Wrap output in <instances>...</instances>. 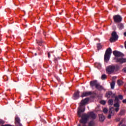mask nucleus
I'll return each instance as SVG.
<instances>
[{
    "label": "nucleus",
    "mask_w": 126,
    "mask_h": 126,
    "mask_svg": "<svg viewBox=\"0 0 126 126\" xmlns=\"http://www.w3.org/2000/svg\"><path fill=\"white\" fill-rule=\"evenodd\" d=\"M115 60H116V63H126V58H115Z\"/></svg>",
    "instance_id": "obj_8"
},
{
    "label": "nucleus",
    "mask_w": 126,
    "mask_h": 126,
    "mask_svg": "<svg viewBox=\"0 0 126 126\" xmlns=\"http://www.w3.org/2000/svg\"><path fill=\"white\" fill-rule=\"evenodd\" d=\"M124 35L126 37V32H124Z\"/></svg>",
    "instance_id": "obj_40"
},
{
    "label": "nucleus",
    "mask_w": 126,
    "mask_h": 126,
    "mask_svg": "<svg viewBox=\"0 0 126 126\" xmlns=\"http://www.w3.org/2000/svg\"><path fill=\"white\" fill-rule=\"evenodd\" d=\"M111 89H114L115 88V82H112L111 84Z\"/></svg>",
    "instance_id": "obj_25"
},
{
    "label": "nucleus",
    "mask_w": 126,
    "mask_h": 126,
    "mask_svg": "<svg viewBox=\"0 0 126 126\" xmlns=\"http://www.w3.org/2000/svg\"><path fill=\"white\" fill-rule=\"evenodd\" d=\"M117 84L118 86H122L124 85V82L122 80L119 79L117 80Z\"/></svg>",
    "instance_id": "obj_20"
},
{
    "label": "nucleus",
    "mask_w": 126,
    "mask_h": 126,
    "mask_svg": "<svg viewBox=\"0 0 126 126\" xmlns=\"http://www.w3.org/2000/svg\"><path fill=\"white\" fill-rule=\"evenodd\" d=\"M116 122H120V121H121V119H120V118H117V119H116Z\"/></svg>",
    "instance_id": "obj_37"
},
{
    "label": "nucleus",
    "mask_w": 126,
    "mask_h": 126,
    "mask_svg": "<svg viewBox=\"0 0 126 126\" xmlns=\"http://www.w3.org/2000/svg\"><path fill=\"white\" fill-rule=\"evenodd\" d=\"M103 112L104 114H107V113H108V109L104 108L103 110Z\"/></svg>",
    "instance_id": "obj_28"
},
{
    "label": "nucleus",
    "mask_w": 126,
    "mask_h": 126,
    "mask_svg": "<svg viewBox=\"0 0 126 126\" xmlns=\"http://www.w3.org/2000/svg\"><path fill=\"white\" fill-rule=\"evenodd\" d=\"M89 101V98H86L84 99L81 100V103L79 104V107L78 108V116L79 117H81V113H83L85 111V106L86 104H87Z\"/></svg>",
    "instance_id": "obj_2"
},
{
    "label": "nucleus",
    "mask_w": 126,
    "mask_h": 126,
    "mask_svg": "<svg viewBox=\"0 0 126 126\" xmlns=\"http://www.w3.org/2000/svg\"><path fill=\"white\" fill-rule=\"evenodd\" d=\"M114 106L116 108H120V100L118 96H115V99H114Z\"/></svg>",
    "instance_id": "obj_7"
},
{
    "label": "nucleus",
    "mask_w": 126,
    "mask_h": 126,
    "mask_svg": "<svg viewBox=\"0 0 126 126\" xmlns=\"http://www.w3.org/2000/svg\"><path fill=\"white\" fill-rule=\"evenodd\" d=\"M108 105H110V106H113L114 105V100L113 99H110L108 101Z\"/></svg>",
    "instance_id": "obj_21"
},
{
    "label": "nucleus",
    "mask_w": 126,
    "mask_h": 126,
    "mask_svg": "<svg viewBox=\"0 0 126 126\" xmlns=\"http://www.w3.org/2000/svg\"><path fill=\"white\" fill-rule=\"evenodd\" d=\"M37 50H38V51H39L40 52H41V51H42L41 50V48L40 47H39L37 48Z\"/></svg>",
    "instance_id": "obj_38"
},
{
    "label": "nucleus",
    "mask_w": 126,
    "mask_h": 126,
    "mask_svg": "<svg viewBox=\"0 0 126 126\" xmlns=\"http://www.w3.org/2000/svg\"><path fill=\"white\" fill-rule=\"evenodd\" d=\"M113 54L115 57H124L123 53L116 50L113 51Z\"/></svg>",
    "instance_id": "obj_10"
},
{
    "label": "nucleus",
    "mask_w": 126,
    "mask_h": 126,
    "mask_svg": "<svg viewBox=\"0 0 126 126\" xmlns=\"http://www.w3.org/2000/svg\"><path fill=\"white\" fill-rule=\"evenodd\" d=\"M90 95H92V92H84L81 95V97H82V98H83V97L90 96Z\"/></svg>",
    "instance_id": "obj_12"
},
{
    "label": "nucleus",
    "mask_w": 126,
    "mask_h": 126,
    "mask_svg": "<svg viewBox=\"0 0 126 126\" xmlns=\"http://www.w3.org/2000/svg\"><path fill=\"white\" fill-rule=\"evenodd\" d=\"M120 69V66L116 65H109L106 68V72L108 74H111V73H113L115 71H117V70H119Z\"/></svg>",
    "instance_id": "obj_3"
},
{
    "label": "nucleus",
    "mask_w": 126,
    "mask_h": 126,
    "mask_svg": "<svg viewBox=\"0 0 126 126\" xmlns=\"http://www.w3.org/2000/svg\"><path fill=\"white\" fill-rule=\"evenodd\" d=\"M112 117V114H109L108 116V119H111Z\"/></svg>",
    "instance_id": "obj_36"
},
{
    "label": "nucleus",
    "mask_w": 126,
    "mask_h": 126,
    "mask_svg": "<svg viewBox=\"0 0 126 126\" xmlns=\"http://www.w3.org/2000/svg\"><path fill=\"white\" fill-rule=\"evenodd\" d=\"M79 93L80 92L79 91L74 93L72 97L73 100H77V99L79 98Z\"/></svg>",
    "instance_id": "obj_13"
},
{
    "label": "nucleus",
    "mask_w": 126,
    "mask_h": 126,
    "mask_svg": "<svg viewBox=\"0 0 126 126\" xmlns=\"http://www.w3.org/2000/svg\"><path fill=\"white\" fill-rule=\"evenodd\" d=\"M59 14H60V15H62V13H59Z\"/></svg>",
    "instance_id": "obj_43"
},
{
    "label": "nucleus",
    "mask_w": 126,
    "mask_h": 126,
    "mask_svg": "<svg viewBox=\"0 0 126 126\" xmlns=\"http://www.w3.org/2000/svg\"><path fill=\"white\" fill-rule=\"evenodd\" d=\"M123 120H122L121 122H120V124H119V126H121V125H122V124H123Z\"/></svg>",
    "instance_id": "obj_39"
},
{
    "label": "nucleus",
    "mask_w": 126,
    "mask_h": 126,
    "mask_svg": "<svg viewBox=\"0 0 126 126\" xmlns=\"http://www.w3.org/2000/svg\"><path fill=\"white\" fill-rule=\"evenodd\" d=\"M48 57L49 59H50V58H51V52L48 53Z\"/></svg>",
    "instance_id": "obj_35"
},
{
    "label": "nucleus",
    "mask_w": 126,
    "mask_h": 126,
    "mask_svg": "<svg viewBox=\"0 0 126 126\" xmlns=\"http://www.w3.org/2000/svg\"><path fill=\"white\" fill-rule=\"evenodd\" d=\"M106 102L105 100H101L100 101V104H102V105H105L106 104Z\"/></svg>",
    "instance_id": "obj_32"
},
{
    "label": "nucleus",
    "mask_w": 126,
    "mask_h": 126,
    "mask_svg": "<svg viewBox=\"0 0 126 126\" xmlns=\"http://www.w3.org/2000/svg\"><path fill=\"white\" fill-rule=\"evenodd\" d=\"M98 83H98V81L97 80H94V81H91L90 82V86L92 88L94 87V86H95V87L96 88V86L97 85V84Z\"/></svg>",
    "instance_id": "obj_11"
},
{
    "label": "nucleus",
    "mask_w": 126,
    "mask_h": 126,
    "mask_svg": "<svg viewBox=\"0 0 126 126\" xmlns=\"http://www.w3.org/2000/svg\"><path fill=\"white\" fill-rule=\"evenodd\" d=\"M36 43L39 45V46H44L43 45L44 44V41L42 40H36Z\"/></svg>",
    "instance_id": "obj_17"
},
{
    "label": "nucleus",
    "mask_w": 126,
    "mask_h": 126,
    "mask_svg": "<svg viewBox=\"0 0 126 126\" xmlns=\"http://www.w3.org/2000/svg\"><path fill=\"white\" fill-rule=\"evenodd\" d=\"M111 95H112V92L109 91V92H107L106 93L105 96L107 98H108V99H109V98H111Z\"/></svg>",
    "instance_id": "obj_19"
},
{
    "label": "nucleus",
    "mask_w": 126,
    "mask_h": 126,
    "mask_svg": "<svg viewBox=\"0 0 126 126\" xmlns=\"http://www.w3.org/2000/svg\"><path fill=\"white\" fill-rule=\"evenodd\" d=\"M113 20L115 23H120L123 21V17L120 15H116L113 16Z\"/></svg>",
    "instance_id": "obj_6"
},
{
    "label": "nucleus",
    "mask_w": 126,
    "mask_h": 126,
    "mask_svg": "<svg viewBox=\"0 0 126 126\" xmlns=\"http://www.w3.org/2000/svg\"><path fill=\"white\" fill-rule=\"evenodd\" d=\"M117 27L119 29V30H123V29H124V28H125V26H124V24L122 23H119L118 24Z\"/></svg>",
    "instance_id": "obj_16"
},
{
    "label": "nucleus",
    "mask_w": 126,
    "mask_h": 126,
    "mask_svg": "<svg viewBox=\"0 0 126 126\" xmlns=\"http://www.w3.org/2000/svg\"><path fill=\"white\" fill-rule=\"evenodd\" d=\"M111 55H112V49L111 48H108L105 51L104 54V62L105 63H108L111 58Z\"/></svg>",
    "instance_id": "obj_4"
},
{
    "label": "nucleus",
    "mask_w": 126,
    "mask_h": 126,
    "mask_svg": "<svg viewBox=\"0 0 126 126\" xmlns=\"http://www.w3.org/2000/svg\"><path fill=\"white\" fill-rule=\"evenodd\" d=\"M3 124H4L3 120L0 119V125H3Z\"/></svg>",
    "instance_id": "obj_33"
},
{
    "label": "nucleus",
    "mask_w": 126,
    "mask_h": 126,
    "mask_svg": "<svg viewBox=\"0 0 126 126\" xmlns=\"http://www.w3.org/2000/svg\"><path fill=\"white\" fill-rule=\"evenodd\" d=\"M15 124L16 126H22V124L20 123V119L18 117L15 118Z\"/></svg>",
    "instance_id": "obj_9"
},
{
    "label": "nucleus",
    "mask_w": 126,
    "mask_h": 126,
    "mask_svg": "<svg viewBox=\"0 0 126 126\" xmlns=\"http://www.w3.org/2000/svg\"><path fill=\"white\" fill-rule=\"evenodd\" d=\"M112 37L110 39V41L111 43H114L117 41L118 39H119V35L117 34V32H113L111 33Z\"/></svg>",
    "instance_id": "obj_5"
},
{
    "label": "nucleus",
    "mask_w": 126,
    "mask_h": 126,
    "mask_svg": "<svg viewBox=\"0 0 126 126\" xmlns=\"http://www.w3.org/2000/svg\"><path fill=\"white\" fill-rule=\"evenodd\" d=\"M98 116L100 122H104V121H105V119H106L105 116H104L103 114H99Z\"/></svg>",
    "instance_id": "obj_15"
},
{
    "label": "nucleus",
    "mask_w": 126,
    "mask_h": 126,
    "mask_svg": "<svg viewBox=\"0 0 126 126\" xmlns=\"http://www.w3.org/2000/svg\"><path fill=\"white\" fill-rule=\"evenodd\" d=\"M112 109H113V107H112L111 108H110L109 109V114L114 115V112L112 111Z\"/></svg>",
    "instance_id": "obj_29"
},
{
    "label": "nucleus",
    "mask_w": 126,
    "mask_h": 126,
    "mask_svg": "<svg viewBox=\"0 0 126 126\" xmlns=\"http://www.w3.org/2000/svg\"><path fill=\"white\" fill-rule=\"evenodd\" d=\"M119 110H120V107H117L115 109V112H116L117 113H118V112H119Z\"/></svg>",
    "instance_id": "obj_34"
},
{
    "label": "nucleus",
    "mask_w": 126,
    "mask_h": 126,
    "mask_svg": "<svg viewBox=\"0 0 126 126\" xmlns=\"http://www.w3.org/2000/svg\"><path fill=\"white\" fill-rule=\"evenodd\" d=\"M126 114V110L121 109L119 113V116H125Z\"/></svg>",
    "instance_id": "obj_18"
},
{
    "label": "nucleus",
    "mask_w": 126,
    "mask_h": 126,
    "mask_svg": "<svg viewBox=\"0 0 126 126\" xmlns=\"http://www.w3.org/2000/svg\"><path fill=\"white\" fill-rule=\"evenodd\" d=\"M95 88L99 91H102V90H104V87L101 86L99 83L96 85Z\"/></svg>",
    "instance_id": "obj_14"
},
{
    "label": "nucleus",
    "mask_w": 126,
    "mask_h": 126,
    "mask_svg": "<svg viewBox=\"0 0 126 126\" xmlns=\"http://www.w3.org/2000/svg\"><path fill=\"white\" fill-rule=\"evenodd\" d=\"M116 97H117V96H116V94H113V93L112 92V94H111V98H115V99H116Z\"/></svg>",
    "instance_id": "obj_30"
},
{
    "label": "nucleus",
    "mask_w": 126,
    "mask_h": 126,
    "mask_svg": "<svg viewBox=\"0 0 126 126\" xmlns=\"http://www.w3.org/2000/svg\"><path fill=\"white\" fill-rule=\"evenodd\" d=\"M34 55H35V56H37V53H35V54H34Z\"/></svg>",
    "instance_id": "obj_41"
},
{
    "label": "nucleus",
    "mask_w": 126,
    "mask_h": 126,
    "mask_svg": "<svg viewBox=\"0 0 126 126\" xmlns=\"http://www.w3.org/2000/svg\"><path fill=\"white\" fill-rule=\"evenodd\" d=\"M96 65H97V68H98V69H100L102 66V65L100 63H96Z\"/></svg>",
    "instance_id": "obj_26"
},
{
    "label": "nucleus",
    "mask_w": 126,
    "mask_h": 126,
    "mask_svg": "<svg viewBox=\"0 0 126 126\" xmlns=\"http://www.w3.org/2000/svg\"><path fill=\"white\" fill-rule=\"evenodd\" d=\"M89 126H95V122L94 121H91L89 123Z\"/></svg>",
    "instance_id": "obj_23"
},
{
    "label": "nucleus",
    "mask_w": 126,
    "mask_h": 126,
    "mask_svg": "<svg viewBox=\"0 0 126 126\" xmlns=\"http://www.w3.org/2000/svg\"><path fill=\"white\" fill-rule=\"evenodd\" d=\"M122 126H126L125 125H123Z\"/></svg>",
    "instance_id": "obj_42"
},
{
    "label": "nucleus",
    "mask_w": 126,
    "mask_h": 126,
    "mask_svg": "<svg viewBox=\"0 0 126 126\" xmlns=\"http://www.w3.org/2000/svg\"><path fill=\"white\" fill-rule=\"evenodd\" d=\"M97 50H101V49L103 48V46H102V45H101V43H98L97 44Z\"/></svg>",
    "instance_id": "obj_22"
},
{
    "label": "nucleus",
    "mask_w": 126,
    "mask_h": 126,
    "mask_svg": "<svg viewBox=\"0 0 126 126\" xmlns=\"http://www.w3.org/2000/svg\"><path fill=\"white\" fill-rule=\"evenodd\" d=\"M117 97L118 99H119L120 100H123L124 99V96L122 95H119Z\"/></svg>",
    "instance_id": "obj_27"
},
{
    "label": "nucleus",
    "mask_w": 126,
    "mask_h": 126,
    "mask_svg": "<svg viewBox=\"0 0 126 126\" xmlns=\"http://www.w3.org/2000/svg\"><path fill=\"white\" fill-rule=\"evenodd\" d=\"M101 79L102 80H105V79H107V75L103 74L101 75Z\"/></svg>",
    "instance_id": "obj_24"
},
{
    "label": "nucleus",
    "mask_w": 126,
    "mask_h": 126,
    "mask_svg": "<svg viewBox=\"0 0 126 126\" xmlns=\"http://www.w3.org/2000/svg\"><path fill=\"white\" fill-rule=\"evenodd\" d=\"M58 60H60V58H55L54 59V62L56 63V64H58Z\"/></svg>",
    "instance_id": "obj_31"
},
{
    "label": "nucleus",
    "mask_w": 126,
    "mask_h": 126,
    "mask_svg": "<svg viewBox=\"0 0 126 126\" xmlns=\"http://www.w3.org/2000/svg\"><path fill=\"white\" fill-rule=\"evenodd\" d=\"M51 53H53V52H51Z\"/></svg>",
    "instance_id": "obj_45"
},
{
    "label": "nucleus",
    "mask_w": 126,
    "mask_h": 126,
    "mask_svg": "<svg viewBox=\"0 0 126 126\" xmlns=\"http://www.w3.org/2000/svg\"><path fill=\"white\" fill-rule=\"evenodd\" d=\"M44 36H46V34H45V33H44Z\"/></svg>",
    "instance_id": "obj_44"
},
{
    "label": "nucleus",
    "mask_w": 126,
    "mask_h": 126,
    "mask_svg": "<svg viewBox=\"0 0 126 126\" xmlns=\"http://www.w3.org/2000/svg\"><path fill=\"white\" fill-rule=\"evenodd\" d=\"M80 118H81V120L80 121L81 124H83L82 126H87L85 124L87 123V121H88V119L90 118L92 119V120H95L96 118H97V116L95 113L93 112H90L87 114L86 113H84L82 114ZM77 126H81L80 124H78Z\"/></svg>",
    "instance_id": "obj_1"
}]
</instances>
